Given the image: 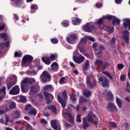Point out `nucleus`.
<instances>
[{
	"mask_svg": "<svg viewBox=\"0 0 130 130\" xmlns=\"http://www.w3.org/2000/svg\"><path fill=\"white\" fill-rule=\"evenodd\" d=\"M122 38L126 43H127L129 40V31L127 30H124L122 32Z\"/></svg>",
	"mask_w": 130,
	"mask_h": 130,
	"instance_id": "nucleus-11",
	"label": "nucleus"
},
{
	"mask_svg": "<svg viewBox=\"0 0 130 130\" xmlns=\"http://www.w3.org/2000/svg\"><path fill=\"white\" fill-rule=\"evenodd\" d=\"M72 22L74 25H80L82 22V19H80L79 18H73Z\"/></svg>",
	"mask_w": 130,
	"mask_h": 130,
	"instance_id": "nucleus-24",
	"label": "nucleus"
},
{
	"mask_svg": "<svg viewBox=\"0 0 130 130\" xmlns=\"http://www.w3.org/2000/svg\"><path fill=\"white\" fill-rule=\"evenodd\" d=\"M16 84H17L16 81H11L9 82L7 84V90H10L11 88H12L14 85H16Z\"/></svg>",
	"mask_w": 130,
	"mask_h": 130,
	"instance_id": "nucleus-30",
	"label": "nucleus"
},
{
	"mask_svg": "<svg viewBox=\"0 0 130 130\" xmlns=\"http://www.w3.org/2000/svg\"><path fill=\"white\" fill-rule=\"evenodd\" d=\"M35 82H36V81H35V79H30V80L28 79L27 84L32 85V84H34V83H35Z\"/></svg>",
	"mask_w": 130,
	"mask_h": 130,
	"instance_id": "nucleus-54",
	"label": "nucleus"
},
{
	"mask_svg": "<svg viewBox=\"0 0 130 130\" xmlns=\"http://www.w3.org/2000/svg\"><path fill=\"white\" fill-rule=\"evenodd\" d=\"M100 50H104V49H105V47H104V45H102L99 46Z\"/></svg>",
	"mask_w": 130,
	"mask_h": 130,
	"instance_id": "nucleus-64",
	"label": "nucleus"
},
{
	"mask_svg": "<svg viewBox=\"0 0 130 130\" xmlns=\"http://www.w3.org/2000/svg\"><path fill=\"white\" fill-rule=\"evenodd\" d=\"M0 37L4 40V41H7L8 40V37L7 36V34L5 33H1L0 34Z\"/></svg>",
	"mask_w": 130,
	"mask_h": 130,
	"instance_id": "nucleus-36",
	"label": "nucleus"
},
{
	"mask_svg": "<svg viewBox=\"0 0 130 130\" xmlns=\"http://www.w3.org/2000/svg\"><path fill=\"white\" fill-rule=\"evenodd\" d=\"M89 60H87L85 63H84V66L83 67V69L84 70V71H87V70H88V67H89V66H90V63Z\"/></svg>",
	"mask_w": 130,
	"mask_h": 130,
	"instance_id": "nucleus-34",
	"label": "nucleus"
},
{
	"mask_svg": "<svg viewBox=\"0 0 130 130\" xmlns=\"http://www.w3.org/2000/svg\"><path fill=\"white\" fill-rule=\"evenodd\" d=\"M41 123H44V124H47V121L45 119H42L41 120Z\"/></svg>",
	"mask_w": 130,
	"mask_h": 130,
	"instance_id": "nucleus-60",
	"label": "nucleus"
},
{
	"mask_svg": "<svg viewBox=\"0 0 130 130\" xmlns=\"http://www.w3.org/2000/svg\"><path fill=\"white\" fill-rule=\"evenodd\" d=\"M103 74L104 75H105V76H107V77H108V78H109V79H110V80H113V77H112V75H111V74L110 73H109V72L105 71H103Z\"/></svg>",
	"mask_w": 130,
	"mask_h": 130,
	"instance_id": "nucleus-31",
	"label": "nucleus"
},
{
	"mask_svg": "<svg viewBox=\"0 0 130 130\" xmlns=\"http://www.w3.org/2000/svg\"><path fill=\"white\" fill-rule=\"evenodd\" d=\"M103 18V17L99 19L98 21L97 22V23L99 25L100 29H101L102 30H103V29H104L105 28V27H107V26H105V25H104V22H103L104 18Z\"/></svg>",
	"mask_w": 130,
	"mask_h": 130,
	"instance_id": "nucleus-16",
	"label": "nucleus"
},
{
	"mask_svg": "<svg viewBox=\"0 0 130 130\" xmlns=\"http://www.w3.org/2000/svg\"><path fill=\"white\" fill-rule=\"evenodd\" d=\"M106 96L108 100H112V99H113V94H112L111 91H108Z\"/></svg>",
	"mask_w": 130,
	"mask_h": 130,
	"instance_id": "nucleus-28",
	"label": "nucleus"
},
{
	"mask_svg": "<svg viewBox=\"0 0 130 130\" xmlns=\"http://www.w3.org/2000/svg\"><path fill=\"white\" fill-rule=\"evenodd\" d=\"M43 94L45 96L46 104H50L52 102V100H53V95L46 91H44Z\"/></svg>",
	"mask_w": 130,
	"mask_h": 130,
	"instance_id": "nucleus-6",
	"label": "nucleus"
},
{
	"mask_svg": "<svg viewBox=\"0 0 130 130\" xmlns=\"http://www.w3.org/2000/svg\"><path fill=\"white\" fill-rule=\"evenodd\" d=\"M94 115V114H93L92 112H89L87 115V121L88 122H91V121H93V116Z\"/></svg>",
	"mask_w": 130,
	"mask_h": 130,
	"instance_id": "nucleus-26",
	"label": "nucleus"
},
{
	"mask_svg": "<svg viewBox=\"0 0 130 130\" xmlns=\"http://www.w3.org/2000/svg\"><path fill=\"white\" fill-rule=\"evenodd\" d=\"M78 40V35L76 34H72L66 38V41L69 44H74L75 41Z\"/></svg>",
	"mask_w": 130,
	"mask_h": 130,
	"instance_id": "nucleus-5",
	"label": "nucleus"
},
{
	"mask_svg": "<svg viewBox=\"0 0 130 130\" xmlns=\"http://www.w3.org/2000/svg\"><path fill=\"white\" fill-rule=\"evenodd\" d=\"M112 23L114 26H116V25L119 26V25H120V20L116 18L115 16H113Z\"/></svg>",
	"mask_w": 130,
	"mask_h": 130,
	"instance_id": "nucleus-20",
	"label": "nucleus"
},
{
	"mask_svg": "<svg viewBox=\"0 0 130 130\" xmlns=\"http://www.w3.org/2000/svg\"><path fill=\"white\" fill-rule=\"evenodd\" d=\"M104 81L102 83V87L103 88H109V86H110L109 84V80L105 78V77L104 76Z\"/></svg>",
	"mask_w": 130,
	"mask_h": 130,
	"instance_id": "nucleus-18",
	"label": "nucleus"
},
{
	"mask_svg": "<svg viewBox=\"0 0 130 130\" xmlns=\"http://www.w3.org/2000/svg\"><path fill=\"white\" fill-rule=\"evenodd\" d=\"M16 103L13 102L9 106V108L10 110H12V109H15L16 108Z\"/></svg>",
	"mask_w": 130,
	"mask_h": 130,
	"instance_id": "nucleus-38",
	"label": "nucleus"
},
{
	"mask_svg": "<svg viewBox=\"0 0 130 130\" xmlns=\"http://www.w3.org/2000/svg\"><path fill=\"white\" fill-rule=\"evenodd\" d=\"M87 43V39L85 38H82L79 42V44H81L82 45L84 44H86Z\"/></svg>",
	"mask_w": 130,
	"mask_h": 130,
	"instance_id": "nucleus-45",
	"label": "nucleus"
},
{
	"mask_svg": "<svg viewBox=\"0 0 130 130\" xmlns=\"http://www.w3.org/2000/svg\"><path fill=\"white\" fill-rule=\"evenodd\" d=\"M21 84H28V79L27 78H24L22 81Z\"/></svg>",
	"mask_w": 130,
	"mask_h": 130,
	"instance_id": "nucleus-58",
	"label": "nucleus"
},
{
	"mask_svg": "<svg viewBox=\"0 0 130 130\" xmlns=\"http://www.w3.org/2000/svg\"><path fill=\"white\" fill-rule=\"evenodd\" d=\"M30 9L31 10H38V6L36 4L32 5L30 6Z\"/></svg>",
	"mask_w": 130,
	"mask_h": 130,
	"instance_id": "nucleus-53",
	"label": "nucleus"
},
{
	"mask_svg": "<svg viewBox=\"0 0 130 130\" xmlns=\"http://www.w3.org/2000/svg\"><path fill=\"white\" fill-rule=\"evenodd\" d=\"M22 56V53H19L18 52H16L14 53V57H19Z\"/></svg>",
	"mask_w": 130,
	"mask_h": 130,
	"instance_id": "nucleus-55",
	"label": "nucleus"
},
{
	"mask_svg": "<svg viewBox=\"0 0 130 130\" xmlns=\"http://www.w3.org/2000/svg\"><path fill=\"white\" fill-rule=\"evenodd\" d=\"M83 95L84 96H85V97L88 98L89 96H91V95H92V92L90 90L87 91H84Z\"/></svg>",
	"mask_w": 130,
	"mask_h": 130,
	"instance_id": "nucleus-37",
	"label": "nucleus"
},
{
	"mask_svg": "<svg viewBox=\"0 0 130 130\" xmlns=\"http://www.w3.org/2000/svg\"><path fill=\"white\" fill-rule=\"evenodd\" d=\"M70 98L73 102H75L76 101V94L74 93H71L70 95Z\"/></svg>",
	"mask_w": 130,
	"mask_h": 130,
	"instance_id": "nucleus-49",
	"label": "nucleus"
},
{
	"mask_svg": "<svg viewBox=\"0 0 130 130\" xmlns=\"http://www.w3.org/2000/svg\"><path fill=\"white\" fill-rule=\"evenodd\" d=\"M30 115H34V116H36L37 115V111L34 108L31 109L28 112Z\"/></svg>",
	"mask_w": 130,
	"mask_h": 130,
	"instance_id": "nucleus-32",
	"label": "nucleus"
},
{
	"mask_svg": "<svg viewBox=\"0 0 130 130\" xmlns=\"http://www.w3.org/2000/svg\"><path fill=\"white\" fill-rule=\"evenodd\" d=\"M110 126L111 127H116V126H117L116 123H115L113 122H111L110 124Z\"/></svg>",
	"mask_w": 130,
	"mask_h": 130,
	"instance_id": "nucleus-59",
	"label": "nucleus"
},
{
	"mask_svg": "<svg viewBox=\"0 0 130 130\" xmlns=\"http://www.w3.org/2000/svg\"><path fill=\"white\" fill-rule=\"evenodd\" d=\"M69 22L68 20H64L61 22V25L63 27H69Z\"/></svg>",
	"mask_w": 130,
	"mask_h": 130,
	"instance_id": "nucleus-41",
	"label": "nucleus"
},
{
	"mask_svg": "<svg viewBox=\"0 0 130 130\" xmlns=\"http://www.w3.org/2000/svg\"><path fill=\"white\" fill-rule=\"evenodd\" d=\"M7 88L6 86H3L2 88L0 89V91L1 93H3L5 95H6V90Z\"/></svg>",
	"mask_w": 130,
	"mask_h": 130,
	"instance_id": "nucleus-51",
	"label": "nucleus"
},
{
	"mask_svg": "<svg viewBox=\"0 0 130 130\" xmlns=\"http://www.w3.org/2000/svg\"><path fill=\"white\" fill-rule=\"evenodd\" d=\"M123 25L125 29L128 27V29L130 31V18H125L123 19Z\"/></svg>",
	"mask_w": 130,
	"mask_h": 130,
	"instance_id": "nucleus-14",
	"label": "nucleus"
},
{
	"mask_svg": "<svg viewBox=\"0 0 130 130\" xmlns=\"http://www.w3.org/2000/svg\"><path fill=\"white\" fill-rule=\"evenodd\" d=\"M51 68L53 72H57L59 69L58 64L56 62H53L51 65Z\"/></svg>",
	"mask_w": 130,
	"mask_h": 130,
	"instance_id": "nucleus-19",
	"label": "nucleus"
},
{
	"mask_svg": "<svg viewBox=\"0 0 130 130\" xmlns=\"http://www.w3.org/2000/svg\"><path fill=\"white\" fill-rule=\"evenodd\" d=\"M43 89L45 91H49V90H51L52 89V85H47L43 87Z\"/></svg>",
	"mask_w": 130,
	"mask_h": 130,
	"instance_id": "nucleus-40",
	"label": "nucleus"
},
{
	"mask_svg": "<svg viewBox=\"0 0 130 130\" xmlns=\"http://www.w3.org/2000/svg\"><path fill=\"white\" fill-rule=\"evenodd\" d=\"M9 41H7L5 43H1V45L2 46V47H9Z\"/></svg>",
	"mask_w": 130,
	"mask_h": 130,
	"instance_id": "nucleus-48",
	"label": "nucleus"
},
{
	"mask_svg": "<svg viewBox=\"0 0 130 130\" xmlns=\"http://www.w3.org/2000/svg\"><path fill=\"white\" fill-rule=\"evenodd\" d=\"M103 61H102L101 59H96L95 60V61L94 62V64L95 66H98L99 64H100V63H103Z\"/></svg>",
	"mask_w": 130,
	"mask_h": 130,
	"instance_id": "nucleus-46",
	"label": "nucleus"
},
{
	"mask_svg": "<svg viewBox=\"0 0 130 130\" xmlns=\"http://www.w3.org/2000/svg\"><path fill=\"white\" fill-rule=\"evenodd\" d=\"M87 102V99H86L84 96H81L79 98V103L81 104V103H85Z\"/></svg>",
	"mask_w": 130,
	"mask_h": 130,
	"instance_id": "nucleus-39",
	"label": "nucleus"
},
{
	"mask_svg": "<svg viewBox=\"0 0 130 130\" xmlns=\"http://www.w3.org/2000/svg\"><path fill=\"white\" fill-rule=\"evenodd\" d=\"M19 93H20V87L18 85L13 87L9 91L10 95H18Z\"/></svg>",
	"mask_w": 130,
	"mask_h": 130,
	"instance_id": "nucleus-10",
	"label": "nucleus"
},
{
	"mask_svg": "<svg viewBox=\"0 0 130 130\" xmlns=\"http://www.w3.org/2000/svg\"><path fill=\"white\" fill-rule=\"evenodd\" d=\"M42 61L47 64V66H49L51 63V61L49 57L45 56L42 57Z\"/></svg>",
	"mask_w": 130,
	"mask_h": 130,
	"instance_id": "nucleus-17",
	"label": "nucleus"
},
{
	"mask_svg": "<svg viewBox=\"0 0 130 130\" xmlns=\"http://www.w3.org/2000/svg\"><path fill=\"white\" fill-rule=\"evenodd\" d=\"M87 38L90 40V41H92V42L95 41V39L93 37H87Z\"/></svg>",
	"mask_w": 130,
	"mask_h": 130,
	"instance_id": "nucleus-63",
	"label": "nucleus"
},
{
	"mask_svg": "<svg viewBox=\"0 0 130 130\" xmlns=\"http://www.w3.org/2000/svg\"><path fill=\"white\" fill-rule=\"evenodd\" d=\"M62 95L63 99L60 98L59 95H57V100L58 102L61 104L62 108H64L67 105V100H68V93L67 92V90H63L62 93Z\"/></svg>",
	"mask_w": 130,
	"mask_h": 130,
	"instance_id": "nucleus-2",
	"label": "nucleus"
},
{
	"mask_svg": "<svg viewBox=\"0 0 130 130\" xmlns=\"http://www.w3.org/2000/svg\"><path fill=\"white\" fill-rule=\"evenodd\" d=\"M10 2L14 8H22V0H10Z\"/></svg>",
	"mask_w": 130,
	"mask_h": 130,
	"instance_id": "nucleus-7",
	"label": "nucleus"
},
{
	"mask_svg": "<svg viewBox=\"0 0 130 130\" xmlns=\"http://www.w3.org/2000/svg\"><path fill=\"white\" fill-rule=\"evenodd\" d=\"M19 102L21 103H25L27 102V99H26V96L23 95H20L19 98Z\"/></svg>",
	"mask_w": 130,
	"mask_h": 130,
	"instance_id": "nucleus-33",
	"label": "nucleus"
},
{
	"mask_svg": "<svg viewBox=\"0 0 130 130\" xmlns=\"http://www.w3.org/2000/svg\"><path fill=\"white\" fill-rule=\"evenodd\" d=\"M76 121L77 122H82V119L81 118V115L80 114H78L76 116Z\"/></svg>",
	"mask_w": 130,
	"mask_h": 130,
	"instance_id": "nucleus-50",
	"label": "nucleus"
},
{
	"mask_svg": "<svg viewBox=\"0 0 130 130\" xmlns=\"http://www.w3.org/2000/svg\"><path fill=\"white\" fill-rule=\"evenodd\" d=\"M103 65L102 66V69L103 71H105L106 68H108L110 66V64L108 61H103Z\"/></svg>",
	"mask_w": 130,
	"mask_h": 130,
	"instance_id": "nucleus-25",
	"label": "nucleus"
},
{
	"mask_svg": "<svg viewBox=\"0 0 130 130\" xmlns=\"http://www.w3.org/2000/svg\"><path fill=\"white\" fill-rule=\"evenodd\" d=\"M117 68H118V70H119V71H120L122 70L123 68H124V66H123V64L119 63L117 65Z\"/></svg>",
	"mask_w": 130,
	"mask_h": 130,
	"instance_id": "nucleus-52",
	"label": "nucleus"
},
{
	"mask_svg": "<svg viewBox=\"0 0 130 130\" xmlns=\"http://www.w3.org/2000/svg\"><path fill=\"white\" fill-rule=\"evenodd\" d=\"M126 90H127V93H128V91H130L128 89H130V85H129V82L128 81H127L126 82Z\"/></svg>",
	"mask_w": 130,
	"mask_h": 130,
	"instance_id": "nucleus-57",
	"label": "nucleus"
},
{
	"mask_svg": "<svg viewBox=\"0 0 130 130\" xmlns=\"http://www.w3.org/2000/svg\"><path fill=\"white\" fill-rule=\"evenodd\" d=\"M116 102L119 108H121V107H122V100H120L119 98H116Z\"/></svg>",
	"mask_w": 130,
	"mask_h": 130,
	"instance_id": "nucleus-27",
	"label": "nucleus"
},
{
	"mask_svg": "<svg viewBox=\"0 0 130 130\" xmlns=\"http://www.w3.org/2000/svg\"><path fill=\"white\" fill-rule=\"evenodd\" d=\"M16 124H19L20 125H24L25 123H24V121L20 120V121H17L16 122Z\"/></svg>",
	"mask_w": 130,
	"mask_h": 130,
	"instance_id": "nucleus-56",
	"label": "nucleus"
},
{
	"mask_svg": "<svg viewBox=\"0 0 130 130\" xmlns=\"http://www.w3.org/2000/svg\"><path fill=\"white\" fill-rule=\"evenodd\" d=\"M64 115L66 116H68L69 118L68 121L72 124H74L75 123V122H74V117L73 116V115H72L69 112H65Z\"/></svg>",
	"mask_w": 130,
	"mask_h": 130,
	"instance_id": "nucleus-15",
	"label": "nucleus"
},
{
	"mask_svg": "<svg viewBox=\"0 0 130 130\" xmlns=\"http://www.w3.org/2000/svg\"><path fill=\"white\" fill-rule=\"evenodd\" d=\"M120 79L121 81H124L126 79L125 75H121Z\"/></svg>",
	"mask_w": 130,
	"mask_h": 130,
	"instance_id": "nucleus-62",
	"label": "nucleus"
},
{
	"mask_svg": "<svg viewBox=\"0 0 130 130\" xmlns=\"http://www.w3.org/2000/svg\"><path fill=\"white\" fill-rule=\"evenodd\" d=\"M15 116H14L15 119H18V118H20L21 117V113L20 112V111L16 110L15 112Z\"/></svg>",
	"mask_w": 130,
	"mask_h": 130,
	"instance_id": "nucleus-35",
	"label": "nucleus"
},
{
	"mask_svg": "<svg viewBox=\"0 0 130 130\" xmlns=\"http://www.w3.org/2000/svg\"><path fill=\"white\" fill-rule=\"evenodd\" d=\"M83 120V128L84 130L87 129L89 126H90V125L88 122H87V119L86 118H84L82 119Z\"/></svg>",
	"mask_w": 130,
	"mask_h": 130,
	"instance_id": "nucleus-22",
	"label": "nucleus"
},
{
	"mask_svg": "<svg viewBox=\"0 0 130 130\" xmlns=\"http://www.w3.org/2000/svg\"><path fill=\"white\" fill-rule=\"evenodd\" d=\"M51 42L53 44H57V43H58V39H56L55 38L51 39Z\"/></svg>",
	"mask_w": 130,
	"mask_h": 130,
	"instance_id": "nucleus-47",
	"label": "nucleus"
},
{
	"mask_svg": "<svg viewBox=\"0 0 130 130\" xmlns=\"http://www.w3.org/2000/svg\"><path fill=\"white\" fill-rule=\"evenodd\" d=\"M66 82L67 79H66V77H62L59 79V84H66Z\"/></svg>",
	"mask_w": 130,
	"mask_h": 130,
	"instance_id": "nucleus-44",
	"label": "nucleus"
},
{
	"mask_svg": "<svg viewBox=\"0 0 130 130\" xmlns=\"http://www.w3.org/2000/svg\"><path fill=\"white\" fill-rule=\"evenodd\" d=\"M33 56L30 55H24L22 59L21 64H31L32 61H33Z\"/></svg>",
	"mask_w": 130,
	"mask_h": 130,
	"instance_id": "nucleus-3",
	"label": "nucleus"
},
{
	"mask_svg": "<svg viewBox=\"0 0 130 130\" xmlns=\"http://www.w3.org/2000/svg\"><path fill=\"white\" fill-rule=\"evenodd\" d=\"M41 80L43 83H46L51 80V75L49 74L48 71H44L41 75Z\"/></svg>",
	"mask_w": 130,
	"mask_h": 130,
	"instance_id": "nucleus-4",
	"label": "nucleus"
},
{
	"mask_svg": "<svg viewBox=\"0 0 130 130\" xmlns=\"http://www.w3.org/2000/svg\"><path fill=\"white\" fill-rule=\"evenodd\" d=\"M26 130H33V128L31 127V125H27L26 127Z\"/></svg>",
	"mask_w": 130,
	"mask_h": 130,
	"instance_id": "nucleus-61",
	"label": "nucleus"
},
{
	"mask_svg": "<svg viewBox=\"0 0 130 130\" xmlns=\"http://www.w3.org/2000/svg\"><path fill=\"white\" fill-rule=\"evenodd\" d=\"M32 108H33V107H32V105L28 104L25 106L24 110H25L26 111H27V110H29L30 111L32 109Z\"/></svg>",
	"mask_w": 130,
	"mask_h": 130,
	"instance_id": "nucleus-42",
	"label": "nucleus"
},
{
	"mask_svg": "<svg viewBox=\"0 0 130 130\" xmlns=\"http://www.w3.org/2000/svg\"><path fill=\"white\" fill-rule=\"evenodd\" d=\"M84 31L85 32H88L91 33L92 32V29H96L94 25H91V24L87 23L84 26Z\"/></svg>",
	"mask_w": 130,
	"mask_h": 130,
	"instance_id": "nucleus-13",
	"label": "nucleus"
},
{
	"mask_svg": "<svg viewBox=\"0 0 130 130\" xmlns=\"http://www.w3.org/2000/svg\"><path fill=\"white\" fill-rule=\"evenodd\" d=\"M107 110L108 111H110L111 112H114L116 113L117 112V108L115 105L112 104V103H109L108 104Z\"/></svg>",
	"mask_w": 130,
	"mask_h": 130,
	"instance_id": "nucleus-8",
	"label": "nucleus"
},
{
	"mask_svg": "<svg viewBox=\"0 0 130 130\" xmlns=\"http://www.w3.org/2000/svg\"><path fill=\"white\" fill-rule=\"evenodd\" d=\"M51 125L54 129L55 130H61L60 127H57V125L56 124V120H52L51 121Z\"/></svg>",
	"mask_w": 130,
	"mask_h": 130,
	"instance_id": "nucleus-21",
	"label": "nucleus"
},
{
	"mask_svg": "<svg viewBox=\"0 0 130 130\" xmlns=\"http://www.w3.org/2000/svg\"><path fill=\"white\" fill-rule=\"evenodd\" d=\"M86 84L89 89H93L97 86V80L92 74L86 77Z\"/></svg>",
	"mask_w": 130,
	"mask_h": 130,
	"instance_id": "nucleus-1",
	"label": "nucleus"
},
{
	"mask_svg": "<svg viewBox=\"0 0 130 130\" xmlns=\"http://www.w3.org/2000/svg\"><path fill=\"white\" fill-rule=\"evenodd\" d=\"M47 108L48 109H49V110H51L52 112H53L54 114H56L57 109H56V107H55V106L53 105L50 106H48Z\"/></svg>",
	"mask_w": 130,
	"mask_h": 130,
	"instance_id": "nucleus-23",
	"label": "nucleus"
},
{
	"mask_svg": "<svg viewBox=\"0 0 130 130\" xmlns=\"http://www.w3.org/2000/svg\"><path fill=\"white\" fill-rule=\"evenodd\" d=\"M113 16L112 15H108L106 16L103 17V18L104 19H107L108 21H111L112 19H113Z\"/></svg>",
	"mask_w": 130,
	"mask_h": 130,
	"instance_id": "nucleus-43",
	"label": "nucleus"
},
{
	"mask_svg": "<svg viewBox=\"0 0 130 130\" xmlns=\"http://www.w3.org/2000/svg\"><path fill=\"white\" fill-rule=\"evenodd\" d=\"M73 60L76 62V63H82L85 60V57L81 55L80 56L77 57V56H73Z\"/></svg>",
	"mask_w": 130,
	"mask_h": 130,
	"instance_id": "nucleus-12",
	"label": "nucleus"
},
{
	"mask_svg": "<svg viewBox=\"0 0 130 130\" xmlns=\"http://www.w3.org/2000/svg\"><path fill=\"white\" fill-rule=\"evenodd\" d=\"M39 90H40V87H39V85L35 84L31 85L29 92L30 93H32L33 94H36V93L39 92Z\"/></svg>",
	"mask_w": 130,
	"mask_h": 130,
	"instance_id": "nucleus-9",
	"label": "nucleus"
},
{
	"mask_svg": "<svg viewBox=\"0 0 130 130\" xmlns=\"http://www.w3.org/2000/svg\"><path fill=\"white\" fill-rule=\"evenodd\" d=\"M58 57V55L57 53L50 54V60L53 61L55 59Z\"/></svg>",
	"mask_w": 130,
	"mask_h": 130,
	"instance_id": "nucleus-29",
	"label": "nucleus"
}]
</instances>
